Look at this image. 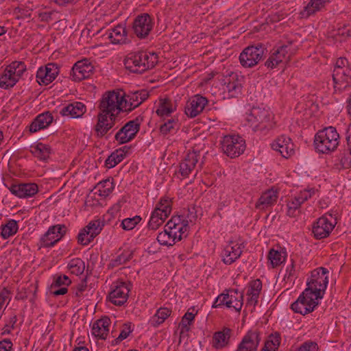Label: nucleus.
I'll return each instance as SVG.
<instances>
[{
	"mask_svg": "<svg viewBox=\"0 0 351 351\" xmlns=\"http://www.w3.org/2000/svg\"><path fill=\"white\" fill-rule=\"evenodd\" d=\"M117 117L99 112L97 123L95 127V132L98 136H103L114 125Z\"/></svg>",
	"mask_w": 351,
	"mask_h": 351,
	"instance_id": "25",
	"label": "nucleus"
},
{
	"mask_svg": "<svg viewBox=\"0 0 351 351\" xmlns=\"http://www.w3.org/2000/svg\"><path fill=\"white\" fill-rule=\"evenodd\" d=\"M53 117L49 112H45L38 114L29 125V131L32 133L47 128L53 121Z\"/></svg>",
	"mask_w": 351,
	"mask_h": 351,
	"instance_id": "30",
	"label": "nucleus"
},
{
	"mask_svg": "<svg viewBox=\"0 0 351 351\" xmlns=\"http://www.w3.org/2000/svg\"><path fill=\"white\" fill-rule=\"evenodd\" d=\"M71 283V280L66 276H57L54 278V280L52 283L51 288L56 289V287H59L61 286H67Z\"/></svg>",
	"mask_w": 351,
	"mask_h": 351,
	"instance_id": "58",
	"label": "nucleus"
},
{
	"mask_svg": "<svg viewBox=\"0 0 351 351\" xmlns=\"http://www.w3.org/2000/svg\"><path fill=\"white\" fill-rule=\"evenodd\" d=\"M99 195L102 197L108 196L114 189V184L111 180L107 179L98 184Z\"/></svg>",
	"mask_w": 351,
	"mask_h": 351,
	"instance_id": "52",
	"label": "nucleus"
},
{
	"mask_svg": "<svg viewBox=\"0 0 351 351\" xmlns=\"http://www.w3.org/2000/svg\"><path fill=\"white\" fill-rule=\"evenodd\" d=\"M274 115L268 109L254 107L247 116L250 126L255 132H267L274 125Z\"/></svg>",
	"mask_w": 351,
	"mask_h": 351,
	"instance_id": "5",
	"label": "nucleus"
},
{
	"mask_svg": "<svg viewBox=\"0 0 351 351\" xmlns=\"http://www.w3.org/2000/svg\"><path fill=\"white\" fill-rule=\"evenodd\" d=\"M112 290L109 293V300L114 305L121 306L125 304L128 298L131 289L130 283L117 281L112 285Z\"/></svg>",
	"mask_w": 351,
	"mask_h": 351,
	"instance_id": "12",
	"label": "nucleus"
},
{
	"mask_svg": "<svg viewBox=\"0 0 351 351\" xmlns=\"http://www.w3.org/2000/svg\"><path fill=\"white\" fill-rule=\"evenodd\" d=\"M165 123L160 125V130L162 134L175 133L180 128L179 120L177 116L173 115L166 119Z\"/></svg>",
	"mask_w": 351,
	"mask_h": 351,
	"instance_id": "41",
	"label": "nucleus"
},
{
	"mask_svg": "<svg viewBox=\"0 0 351 351\" xmlns=\"http://www.w3.org/2000/svg\"><path fill=\"white\" fill-rule=\"evenodd\" d=\"M155 208H160V211L162 210L163 213L169 216L171 212V202L168 199L163 198L160 201Z\"/></svg>",
	"mask_w": 351,
	"mask_h": 351,
	"instance_id": "57",
	"label": "nucleus"
},
{
	"mask_svg": "<svg viewBox=\"0 0 351 351\" xmlns=\"http://www.w3.org/2000/svg\"><path fill=\"white\" fill-rule=\"evenodd\" d=\"M59 69L57 64H47L45 67H40L36 73V81L40 85H48L52 82L58 74Z\"/></svg>",
	"mask_w": 351,
	"mask_h": 351,
	"instance_id": "16",
	"label": "nucleus"
},
{
	"mask_svg": "<svg viewBox=\"0 0 351 351\" xmlns=\"http://www.w3.org/2000/svg\"><path fill=\"white\" fill-rule=\"evenodd\" d=\"M1 235L3 239H8L17 232L18 225L15 220L10 219L5 225L1 226Z\"/></svg>",
	"mask_w": 351,
	"mask_h": 351,
	"instance_id": "45",
	"label": "nucleus"
},
{
	"mask_svg": "<svg viewBox=\"0 0 351 351\" xmlns=\"http://www.w3.org/2000/svg\"><path fill=\"white\" fill-rule=\"evenodd\" d=\"M12 343L8 339H5L0 341V351H13Z\"/></svg>",
	"mask_w": 351,
	"mask_h": 351,
	"instance_id": "64",
	"label": "nucleus"
},
{
	"mask_svg": "<svg viewBox=\"0 0 351 351\" xmlns=\"http://www.w3.org/2000/svg\"><path fill=\"white\" fill-rule=\"evenodd\" d=\"M274 150L278 152L284 158H288L294 153L293 145L290 138L281 136L272 144Z\"/></svg>",
	"mask_w": 351,
	"mask_h": 351,
	"instance_id": "26",
	"label": "nucleus"
},
{
	"mask_svg": "<svg viewBox=\"0 0 351 351\" xmlns=\"http://www.w3.org/2000/svg\"><path fill=\"white\" fill-rule=\"evenodd\" d=\"M243 77L237 73H232L226 80L225 84L230 95L232 97H237L242 90Z\"/></svg>",
	"mask_w": 351,
	"mask_h": 351,
	"instance_id": "29",
	"label": "nucleus"
},
{
	"mask_svg": "<svg viewBox=\"0 0 351 351\" xmlns=\"http://www.w3.org/2000/svg\"><path fill=\"white\" fill-rule=\"evenodd\" d=\"M104 226V223L100 219L91 221L84 229L90 234L93 239L97 236Z\"/></svg>",
	"mask_w": 351,
	"mask_h": 351,
	"instance_id": "46",
	"label": "nucleus"
},
{
	"mask_svg": "<svg viewBox=\"0 0 351 351\" xmlns=\"http://www.w3.org/2000/svg\"><path fill=\"white\" fill-rule=\"evenodd\" d=\"M141 119L136 117L126 123L115 134V140L120 144L131 141L140 130Z\"/></svg>",
	"mask_w": 351,
	"mask_h": 351,
	"instance_id": "11",
	"label": "nucleus"
},
{
	"mask_svg": "<svg viewBox=\"0 0 351 351\" xmlns=\"http://www.w3.org/2000/svg\"><path fill=\"white\" fill-rule=\"evenodd\" d=\"M260 341V332L257 330H249L243 337L235 351H257Z\"/></svg>",
	"mask_w": 351,
	"mask_h": 351,
	"instance_id": "17",
	"label": "nucleus"
},
{
	"mask_svg": "<svg viewBox=\"0 0 351 351\" xmlns=\"http://www.w3.org/2000/svg\"><path fill=\"white\" fill-rule=\"evenodd\" d=\"M334 227L332 221H330L326 215H324L313 224V233L316 239H324L329 236Z\"/></svg>",
	"mask_w": 351,
	"mask_h": 351,
	"instance_id": "20",
	"label": "nucleus"
},
{
	"mask_svg": "<svg viewBox=\"0 0 351 351\" xmlns=\"http://www.w3.org/2000/svg\"><path fill=\"white\" fill-rule=\"evenodd\" d=\"M243 246L237 241H230L222 252L223 261L226 265H230L237 260L242 254Z\"/></svg>",
	"mask_w": 351,
	"mask_h": 351,
	"instance_id": "23",
	"label": "nucleus"
},
{
	"mask_svg": "<svg viewBox=\"0 0 351 351\" xmlns=\"http://www.w3.org/2000/svg\"><path fill=\"white\" fill-rule=\"evenodd\" d=\"M167 229L170 230L174 237L180 235V241L186 238L188 235L189 226H186V222L183 221V216H173L167 223Z\"/></svg>",
	"mask_w": 351,
	"mask_h": 351,
	"instance_id": "22",
	"label": "nucleus"
},
{
	"mask_svg": "<svg viewBox=\"0 0 351 351\" xmlns=\"http://www.w3.org/2000/svg\"><path fill=\"white\" fill-rule=\"evenodd\" d=\"M281 341L280 335L274 332L269 335L261 351H277Z\"/></svg>",
	"mask_w": 351,
	"mask_h": 351,
	"instance_id": "43",
	"label": "nucleus"
},
{
	"mask_svg": "<svg viewBox=\"0 0 351 351\" xmlns=\"http://www.w3.org/2000/svg\"><path fill=\"white\" fill-rule=\"evenodd\" d=\"M316 192L317 191L314 188H308L301 191L298 194L291 197L287 204V215L290 217L295 216L297 213H299L301 205L315 195Z\"/></svg>",
	"mask_w": 351,
	"mask_h": 351,
	"instance_id": "13",
	"label": "nucleus"
},
{
	"mask_svg": "<svg viewBox=\"0 0 351 351\" xmlns=\"http://www.w3.org/2000/svg\"><path fill=\"white\" fill-rule=\"evenodd\" d=\"M319 347L316 342L312 341H306L304 342L299 348L290 351H318Z\"/></svg>",
	"mask_w": 351,
	"mask_h": 351,
	"instance_id": "54",
	"label": "nucleus"
},
{
	"mask_svg": "<svg viewBox=\"0 0 351 351\" xmlns=\"http://www.w3.org/2000/svg\"><path fill=\"white\" fill-rule=\"evenodd\" d=\"M90 234H89L84 228L79 232L77 235V242L82 245H86L89 244L94 239L93 237H90Z\"/></svg>",
	"mask_w": 351,
	"mask_h": 351,
	"instance_id": "56",
	"label": "nucleus"
},
{
	"mask_svg": "<svg viewBox=\"0 0 351 351\" xmlns=\"http://www.w3.org/2000/svg\"><path fill=\"white\" fill-rule=\"evenodd\" d=\"M208 100L206 97L195 95L191 97L185 106V114L191 118H193L199 114L204 109Z\"/></svg>",
	"mask_w": 351,
	"mask_h": 351,
	"instance_id": "18",
	"label": "nucleus"
},
{
	"mask_svg": "<svg viewBox=\"0 0 351 351\" xmlns=\"http://www.w3.org/2000/svg\"><path fill=\"white\" fill-rule=\"evenodd\" d=\"M32 154L38 159L46 161L51 153V147L43 143H38L30 147Z\"/></svg>",
	"mask_w": 351,
	"mask_h": 351,
	"instance_id": "38",
	"label": "nucleus"
},
{
	"mask_svg": "<svg viewBox=\"0 0 351 351\" xmlns=\"http://www.w3.org/2000/svg\"><path fill=\"white\" fill-rule=\"evenodd\" d=\"M339 143V135L335 128L332 126L319 130L315 136V149L322 154H330L335 151Z\"/></svg>",
	"mask_w": 351,
	"mask_h": 351,
	"instance_id": "2",
	"label": "nucleus"
},
{
	"mask_svg": "<svg viewBox=\"0 0 351 351\" xmlns=\"http://www.w3.org/2000/svg\"><path fill=\"white\" fill-rule=\"evenodd\" d=\"M163 223L164 221L162 219H159V217H156V216L152 215L148 223V226L149 228L152 230H156Z\"/></svg>",
	"mask_w": 351,
	"mask_h": 351,
	"instance_id": "63",
	"label": "nucleus"
},
{
	"mask_svg": "<svg viewBox=\"0 0 351 351\" xmlns=\"http://www.w3.org/2000/svg\"><path fill=\"white\" fill-rule=\"evenodd\" d=\"M199 152L193 151L187 153L180 162L178 173L182 178H189L190 175H196L202 169L203 161Z\"/></svg>",
	"mask_w": 351,
	"mask_h": 351,
	"instance_id": "7",
	"label": "nucleus"
},
{
	"mask_svg": "<svg viewBox=\"0 0 351 351\" xmlns=\"http://www.w3.org/2000/svg\"><path fill=\"white\" fill-rule=\"evenodd\" d=\"M132 254L130 250H123L120 254L110 261L108 266L113 268L125 264L132 258Z\"/></svg>",
	"mask_w": 351,
	"mask_h": 351,
	"instance_id": "47",
	"label": "nucleus"
},
{
	"mask_svg": "<svg viewBox=\"0 0 351 351\" xmlns=\"http://www.w3.org/2000/svg\"><path fill=\"white\" fill-rule=\"evenodd\" d=\"M329 1L330 0H311L300 12V16L302 18L309 17L317 12L321 11Z\"/></svg>",
	"mask_w": 351,
	"mask_h": 351,
	"instance_id": "36",
	"label": "nucleus"
},
{
	"mask_svg": "<svg viewBox=\"0 0 351 351\" xmlns=\"http://www.w3.org/2000/svg\"><path fill=\"white\" fill-rule=\"evenodd\" d=\"M227 308H232L236 312H239L243 304V294L237 290L232 289L228 291Z\"/></svg>",
	"mask_w": 351,
	"mask_h": 351,
	"instance_id": "37",
	"label": "nucleus"
},
{
	"mask_svg": "<svg viewBox=\"0 0 351 351\" xmlns=\"http://www.w3.org/2000/svg\"><path fill=\"white\" fill-rule=\"evenodd\" d=\"M335 93H341L351 85V64L345 58L336 61L332 73Z\"/></svg>",
	"mask_w": 351,
	"mask_h": 351,
	"instance_id": "4",
	"label": "nucleus"
},
{
	"mask_svg": "<svg viewBox=\"0 0 351 351\" xmlns=\"http://www.w3.org/2000/svg\"><path fill=\"white\" fill-rule=\"evenodd\" d=\"M194 311L195 308H193L191 312L189 309L182 317V320L179 324L181 335L186 333L189 331L190 326L192 324L195 318V313H194Z\"/></svg>",
	"mask_w": 351,
	"mask_h": 351,
	"instance_id": "44",
	"label": "nucleus"
},
{
	"mask_svg": "<svg viewBox=\"0 0 351 351\" xmlns=\"http://www.w3.org/2000/svg\"><path fill=\"white\" fill-rule=\"evenodd\" d=\"M278 197V191L274 189H269L261 195L256 204V208L264 210L271 206L276 202Z\"/></svg>",
	"mask_w": 351,
	"mask_h": 351,
	"instance_id": "32",
	"label": "nucleus"
},
{
	"mask_svg": "<svg viewBox=\"0 0 351 351\" xmlns=\"http://www.w3.org/2000/svg\"><path fill=\"white\" fill-rule=\"evenodd\" d=\"M231 336V330L228 328H223L222 330L214 333L213 337V346L217 349H221L226 347Z\"/></svg>",
	"mask_w": 351,
	"mask_h": 351,
	"instance_id": "34",
	"label": "nucleus"
},
{
	"mask_svg": "<svg viewBox=\"0 0 351 351\" xmlns=\"http://www.w3.org/2000/svg\"><path fill=\"white\" fill-rule=\"evenodd\" d=\"M221 149L226 156L232 158L239 156L245 149V141L240 136L228 134L220 141Z\"/></svg>",
	"mask_w": 351,
	"mask_h": 351,
	"instance_id": "8",
	"label": "nucleus"
},
{
	"mask_svg": "<svg viewBox=\"0 0 351 351\" xmlns=\"http://www.w3.org/2000/svg\"><path fill=\"white\" fill-rule=\"evenodd\" d=\"M157 241L162 245L173 246L176 242L180 241V235L174 237L171 231L167 229L166 224L164 231L158 234Z\"/></svg>",
	"mask_w": 351,
	"mask_h": 351,
	"instance_id": "39",
	"label": "nucleus"
},
{
	"mask_svg": "<svg viewBox=\"0 0 351 351\" xmlns=\"http://www.w3.org/2000/svg\"><path fill=\"white\" fill-rule=\"evenodd\" d=\"M110 320L105 317L97 320L92 327V335L100 339H106L109 331Z\"/></svg>",
	"mask_w": 351,
	"mask_h": 351,
	"instance_id": "33",
	"label": "nucleus"
},
{
	"mask_svg": "<svg viewBox=\"0 0 351 351\" xmlns=\"http://www.w3.org/2000/svg\"><path fill=\"white\" fill-rule=\"evenodd\" d=\"M176 108L177 106L175 101H172L167 98L160 99L156 112L163 121H165L166 119H169L171 114L176 112Z\"/></svg>",
	"mask_w": 351,
	"mask_h": 351,
	"instance_id": "28",
	"label": "nucleus"
},
{
	"mask_svg": "<svg viewBox=\"0 0 351 351\" xmlns=\"http://www.w3.org/2000/svg\"><path fill=\"white\" fill-rule=\"evenodd\" d=\"M27 71L22 61H14L8 65L0 75V88L8 90L13 88Z\"/></svg>",
	"mask_w": 351,
	"mask_h": 351,
	"instance_id": "6",
	"label": "nucleus"
},
{
	"mask_svg": "<svg viewBox=\"0 0 351 351\" xmlns=\"http://www.w3.org/2000/svg\"><path fill=\"white\" fill-rule=\"evenodd\" d=\"M141 54H142V59L143 60V66H146L147 69H151L154 68L156 64L158 63V55L154 52L151 51H141Z\"/></svg>",
	"mask_w": 351,
	"mask_h": 351,
	"instance_id": "50",
	"label": "nucleus"
},
{
	"mask_svg": "<svg viewBox=\"0 0 351 351\" xmlns=\"http://www.w3.org/2000/svg\"><path fill=\"white\" fill-rule=\"evenodd\" d=\"M124 92L112 90L105 93L99 105V112L117 117L121 111H125Z\"/></svg>",
	"mask_w": 351,
	"mask_h": 351,
	"instance_id": "3",
	"label": "nucleus"
},
{
	"mask_svg": "<svg viewBox=\"0 0 351 351\" xmlns=\"http://www.w3.org/2000/svg\"><path fill=\"white\" fill-rule=\"evenodd\" d=\"M141 51L129 53L124 60L125 68L132 73H142L148 70L146 66H143V60L142 59Z\"/></svg>",
	"mask_w": 351,
	"mask_h": 351,
	"instance_id": "24",
	"label": "nucleus"
},
{
	"mask_svg": "<svg viewBox=\"0 0 351 351\" xmlns=\"http://www.w3.org/2000/svg\"><path fill=\"white\" fill-rule=\"evenodd\" d=\"M171 310L168 308H160L151 317L149 323L153 327H158L162 324L171 315Z\"/></svg>",
	"mask_w": 351,
	"mask_h": 351,
	"instance_id": "42",
	"label": "nucleus"
},
{
	"mask_svg": "<svg viewBox=\"0 0 351 351\" xmlns=\"http://www.w3.org/2000/svg\"><path fill=\"white\" fill-rule=\"evenodd\" d=\"M154 26V23L149 14L144 13L136 17L133 22V30L139 38H146Z\"/></svg>",
	"mask_w": 351,
	"mask_h": 351,
	"instance_id": "14",
	"label": "nucleus"
},
{
	"mask_svg": "<svg viewBox=\"0 0 351 351\" xmlns=\"http://www.w3.org/2000/svg\"><path fill=\"white\" fill-rule=\"evenodd\" d=\"M86 108L84 104L75 101L63 107L60 113L62 116L70 117L71 118L81 117L86 112Z\"/></svg>",
	"mask_w": 351,
	"mask_h": 351,
	"instance_id": "31",
	"label": "nucleus"
},
{
	"mask_svg": "<svg viewBox=\"0 0 351 351\" xmlns=\"http://www.w3.org/2000/svg\"><path fill=\"white\" fill-rule=\"evenodd\" d=\"M125 158V154L123 150H115L106 160V167L110 169L115 167Z\"/></svg>",
	"mask_w": 351,
	"mask_h": 351,
	"instance_id": "48",
	"label": "nucleus"
},
{
	"mask_svg": "<svg viewBox=\"0 0 351 351\" xmlns=\"http://www.w3.org/2000/svg\"><path fill=\"white\" fill-rule=\"evenodd\" d=\"M149 93L146 90H140L125 95L124 93L125 111H131L140 106L147 99Z\"/></svg>",
	"mask_w": 351,
	"mask_h": 351,
	"instance_id": "21",
	"label": "nucleus"
},
{
	"mask_svg": "<svg viewBox=\"0 0 351 351\" xmlns=\"http://www.w3.org/2000/svg\"><path fill=\"white\" fill-rule=\"evenodd\" d=\"M293 53L291 42L280 45L273 49V52L265 64L270 69H274L280 64H285L289 61Z\"/></svg>",
	"mask_w": 351,
	"mask_h": 351,
	"instance_id": "10",
	"label": "nucleus"
},
{
	"mask_svg": "<svg viewBox=\"0 0 351 351\" xmlns=\"http://www.w3.org/2000/svg\"><path fill=\"white\" fill-rule=\"evenodd\" d=\"M291 265L286 269L285 279L292 281L296 277V269L294 261L291 259Z\"/></svg>",
	"mask_w": 351,
	"mask_h": 351,
	"instance_id": "59",
	"label": "nucleus"
},
{
	"mask_svg": "<svg viewBox=\"0 0 351 351\" xmlns=\"http://www.w3.org/2000/svg\"><path fill=\"white\" fill-rule=\"evenodd\" d=\"M265 48L262 45L248 46L239 55V62L244 68H252L263 59Z\"/></svg>",
	"mask_w": 351,
	"mask_h": 351,
	"instance_id": "9",
	"label": "nucleus"
},
{
	"mask_svg": "<svg viewBox=\"0 0 351 351\" xmlns=\"http://www.w3.org/2000/svg\"><path fill=\"white\" fill-rule=\"evenodd\" d=\"M268 259L272 267H276L285 261V252L271 249L268 254Z\"/></svg>",
	"mask_w": 351,
	"mask_h": 351,
	"instance_id": "49",
	"label": "nucleus"
},
{
	"mask_svg": "<svg viewBox=\"0 0 351 351\" xmlns=\"http://www.w3.org/2000/svg\"><path fill=\"white\" fill-rule=\"evenodd\" d=\"M141 218L139 216H135L132 218L124 219L121 222V227L125 230H131L141 221Z\"/></svg>",
	"mask_w": 351,
	"mask_h": 351,
	"instance_id": "53",
	"label": "nucleus"
},
{
	"mask_svg": "<svg viewBox=\"0 0 351 351\" xmlns=\"http://www.w3.org/2000/svg\"><path fill=\"white\" fill-rule=\"evenodd\" d=\"M197 217L195 209L193 207L188 209V213L185 217L183 216V221L186 222V226H189V223H194Z\"/></svg>",
	"mask_w": 351,
	"mask_h": 351,
	"instance_id": "61",
	"label": "nucleus"
},
{
	"mask_svg": "<svg viewBox=\"0 0 351 351\" xmlns=\"http://www.w3.org/2000/svg\"><path fill=\"white\" fill-rule=\"evenodd\" d=\"M262 290V282L259 279L252 280L250 283L247 291V304L255 306L258 301L259 295Z\"/></svg>",
	"mask_w": 351,
	"mask_h": 351,
	"instance_id": "35",
	"label": "nucleus"
},
{
	"mask_svg": "<svg viewBox=\"0 0 351 351\" xmlns=\"http://www.w3.org/2000/svg\"><path fill=\"white\" fill-rule=\"evenodd\" d=\"M228 297V292L227 293H221L218 295V297L215 299L213 307V308H219L223 306H226L227 307V301Z\"/></svg>",
	"mask_w": 351,
	"mask_h": 351,
	"instance_id": "60",
	"label": "nucleus"
},
{
	"mask_svg": "<svg viewBox=\"0 0 351 351\" xmlns=\"http://www.w3.org/2000/svg\"><path fill=\"white\" fill-rule=\"evenodd\" d=\"M38 191V186L34 183L13 184L10 187V191L20 198L32 197Z\"/></svg>",
	"mask_w": 351,
	"mask_h": 351,
	"instance_id": "27",
	"label": "nucleus"
},
{
	"mask_svg": "<svg viewBox=\"0 0 351 351\" xmlns=\"http://www.w3.org/2000/svg\"><path fill=\"white\" fill-rule=\"evenodd\" d=\"M16 321L17 317L16 315L11 316L3 328L2 335L10 333L11 330L14 328Z\"/></svg>",
	"mask_w": 351,
	"mask_h": 351,
	"instance_id": "62",
	"label": "nucleus"
},
{
	"mask_svg": "<svg viewBox=\"0 0 351 351\" xmlns=\"http://www.w3.org/2000/svg\"><path fill=\"white\" fill-rule=\"evenodd\" d=\"M328 270L322 267L311 272V278L306 283L307 287L291 306L295 313L304 315L313 311L326 289L328 283Z\"/></svg>",
	"mask_w": 351,
	"mask_h": 351,
	"instance_id": "1",
	"label": "nucleus"
},
{
	"mask_svg": "<svg viewBox=\"0 0 351 351\" xmlns=\"http://www.w3.org/2000/svg\"><path fill=\"white\" fill-rule=\"evenodd\" d=\"M65 229V226L60 224L50 227L41 238L43 246L46 247L53 246L64 236Z\"/></svg>",
	"mask_w": 351,
	"mask_h": 351,
	"instance_id": "19",
	"label": "nucleus"
},
{
	"mask_svg": "<svg viewBox=\"0 0 351 351\" xmlns=\"http://www.w3.org/2000/svg\"><path fill=\"white\" fill-rule=\"evenodd\" d=\"M67 267L71 274L79 276L84 272L85 264L81 258H75L69 261Z\"/></svg>",
	"mask_w": 351,
	"mask_h": 351,
	"instance_id": "51",
	"label": "nucleus"
},
{
	"mask_svg": "<svg viewBox=\"0 0 351 351\" xmlns=\"http://www.w3.org/2000/svg\"><path fill=\"white\" fill-rule=\"evenodd\" d=\"M132 324L130 322L125 323L122 325L121 332L117 341H121L126 339L129 335L132 332Z\"/></svg>",
	"mask_w": 351,
	"mask_h": 351,
	"instance_id": "55",
	"label": "nucleus"
},
{
	"mask_svg": "<svg viewBox=\"0 0 351 351\" xmlns=\"http://www.w3.org/2000/svg\"><path fill=\"white\" fill-rule=\"evenodd\" d=\"M94 71V66L91 62L84 59L77 61L72 67L71 71V77L73 81H81L90 77Z\"/></svg>",
	"mask_w": 351,
	"mask_h": 351,
	"instance_id": "15",
	"label": "nucleus"
},
{
	"mask_svg": "<svg viewBox=\"0 0 351 351\" xmlns=\"http://www.w3.org/2000/svg\"><path fill=\"white\" fill-rule=\"evenodd\" d=\"M108 38L112 43H125L127 40V32L125 27L117 25L109 32Z\"/></svg>",
	"mask_w": 351,
	"mask_h": 351,
	"instance_id": "40",
	"label": "nucleus"
}]
</instances>
